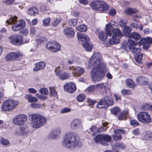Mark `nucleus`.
I'll use <instances>...</instances> for the list:
<instances>
[{"mask_svg": "<svg viewBox=\"0 0 152 152\" xmlns=\"http://www.w3.org/2000/svg\"><path fill=\"white\" fill-rule=\"evenodd\" d=\"M64 90L68 92L72 93L76 90V87L75 84L71 82L67 83L64 86Z\"/></svg>", "mask_w": 152, "mask_h": 152, "instance_id": "obj_19", "label": "nucleus"}, {"mask_svg": "<svg viewBox=\"0 0 152 152\" xmlns=\"http://www.w3.org/2000/svg\"><path fill=\"white\" fill-rule=\"evenodd\" d=\"M27 120V117L24 114H20L15 117L13 119V122L14 124L19 126L24 124Z\"/></svg>", "mask_w": 152, "mask_h": 152, "instance_id": "obj_13", "label": "nucleus"}, {"mask_svg": "<svg viewBox=\"0 0 152 152\" xmlns=\"http://www.w3.org/2000/svg\"><path fill=\"white\" fill-rule=\"evenodd\" d=\"M70 111V109L68 108H65L62 109L61 111V113H65L69 112Z\"/></svg>", "mask_w": 152, "mask_h": 152, "instance_id": "obj_63", "label": "nucleus"}, {"mask_svg": "<svg viewBox=\"0 0 152 152\" xmlns=\"http://www.w3.org/2000/svg\"><path fill=\"white\" fill-rule=\"evenodd\" d=\"M86 95L84 94H80L77 97V100L80 102H82L85 99Z\"/></svg>", "mask_w": 152, "mask_h": 152, "instance_id": "obj_53", "label": "nucleus"}, {"mask_svg": "<svg viewBox=\"0 0 152 152\" xmlns=\"http://www.w3.org/2000/svg\"><path fill=\"white\" fill-rule=\"evenodd\" d=\"M138 120L143 123L149 124L151 122V119L148 113L146 112H141L138 114Z\"/></svg>", "mask_w": 152, "mask_h": 152, "instance_id": "obj_12", "label": "nucleus"}, {"mask_svg": "<svg viewBox=\"0 0 152 152\" xmlns=\"http://www.w3.org/2000/svg\"><path fill=\"white\" fill-rule=\"evenodd\" d=\"M56 75L60 79L62 80L68 79L69 77V75L67 73L61 70L56 71Z\"/></svg>", "mask_w": 152, "mask_h": 152, "instance_id": "obj_21", "label": "nucleus"}, {"mask_svg": "<svg viewBox=\"0 0 152 152\" xmlns=\"http://www.w3.org/2000/svg\"><path fill=\"white\" fill-rule=\"evenodd\" d=\"M39 92L40 94L44 95L48 94V89L45 88H42L40 89Z\"/></svg>", "mask_w": 152, "mask_h": 152, "instance_id": "obj_42", "label": "nucleus"}, {"mask_svg": "<svg viewBox=\"0 0 152 152\" xmlns=\"http://www.w3.org/2000/svg\"><path fill=\"white\" fill-rule=\"evenodd\" d=\"M78 37V39L82 42V44L86 50L90 51L91 50L93 46L91 44L88 37L86 34H80Z\"/></svg>", "mask_w": 152, "mask_h": 152, "instance_id": "obj_9", "label": "nucleus"}, {"mask_svg": "<svg viewBox=\"0 0 152 152\" xmlns=\"http://www.w3.org/2000/svg\"><path fill=\"white\" fill-rule=\"evenodd\" d=\"M115 134H125L126 133V131L123 129H118L114 130V132Z\"/></svg>", "mask_w": 152, "mask_h": 152, "instance_id": "obj_51", "label": "nucleus"}, {"mask_svg": "<svg viewBox=\"0 0 152 152\" xmlns=\"http://www.w3.org/2000/svg\"><path fill=\"white\" fill-rule=\"evenodd\" d=\"M130 38H132L135 40H138L141 38V35L139 33L136 32H132L130 34Z\"/></svg>", "mask_w": 152, "mask_h": 152, "instance_id": "obj_34", "label": "nucleus"}, {"mask_svg": "<svg viewBox=\"0 0 152 152\" xmlns=\"http://www.w3.org/2000/svg\"><path fill=\"white\" fill-rule=\"evenodd\" d=\"M115 146L119 149H124L125 148V146L124 144L121 142H118L115 144Z\"/></svg>", "mask_w": 152, "mask_h": 152, "instance_id": "obj_52", "label": "nucleus"}, {"mask_svg": "<svg viewBox=\"0 0 152 152\" xmlns=\"http://www.w3.org/2000/svg\"><path fill=\"white\" fill-rule=\"evenodd\" d=\"M127 23V21L126 20H121L119 22V25L121 27H125L126 26Z\"/></svg>", "mask_w": 152, "mask_h": 152, "instance_id": "obj_48", "label": "nucleus"}, {"mask_svg": "<svg viewBox=\"0 0 152 152\" xmlns=\"http://www.w3.org/2000/svg\"><path fill=\"white\" fill-rule=\"evenodd\" d=\"M87 102L88 103L89 105L92 106L95 104L96 101L88 98L87 99Z\"/></svg>", "mask_w": 152, "mask_h": 152, "instance_id": "obj_57", "label": "nucleus"}, {"mask_svg": "<svg viewBox=\"0 0 152 152\" xmlns=\"http://www.w3.org/2000/svg\"><path fill=\"white\" fill-rule=\"evenodd\" d=\"M22 37L19 35H12L9 37L10 43L12 44L18 46L23 43Z\"/></svg>", "mask_w": 152, "mask_h": 152, "instance_id": "obj_14", "label": "nucleus"}, {"mask_svg": "<svg viewBox=\"0 0 152 152\" xmlns=\"http://www.w3.org/2000/svg\"><path fill=\"white\" fill-rule=\"evenodd\" d=\"M61 19L60 18L55 19L52 23V25L54 26H56L58 25L61 22Z\"/></svg>", "mask_w": 152, "mask_h": 152, "instance_id": "obj_45", "label": "nucleus"}, {"mask_svg": "<svg viewBox=\"0 0 152 152\" xmlns=\"http://www.w3.org/2000/svg\"><path fill=\"white\" fill-rule=\"evenodd\" d=\"M80 4L84 5H86L88 4L89 1L88 0H78Z\"/></svg>", "mask_w": 152, "mask_h": 152, "instance_id": "obj_60", "label": "nucleus"}, {"mask_svg": "<svg viewBox=\"0 0 152 152\" xmlns=\"http://www.w3.org/2000/svg\"><path fill=\"white\" fill-rule=\"evenodd\" d=\"M18 102L12 99H9L4 101L1 106L2 111L9 112L14 109L18 104Z\"/></svg>", "mask_w": 152, "mask_h": 152, "instance_id": "obj_5", "label": "nucleus"}, {"mask_svg": "<svg viewBox=\"0 0 152 152\" xmlns=\"http://www.w3.org/2000/svg\"><path fill=\"white\" fill-rule=\"evenodd\" d=\"M132 133L134 135H137L140 133V129L139 128H136L132 131Z\"/></svg>", "mask_w": 152, "mask_h": 152, "instance_id": "obj_54", "label": "nucleus"}, {"mask_svg": "<svg viewBox=\"0 0 152 152\" xmlns=\"http://www.w3.org/2000/svg\"><path fill=\"white\" fill-rule=\"evenodd\" d=\"M126 86L130 88L133 89L135 88V85L133 81L131 79H127L126 81Z\"/></svg>", "mask_w": 152, "mask_h": 152, "instance_id": "obj_33", "label": "nucleus"}, {"mask_svg": "<svg viewBox=\"0 0 152 152\" xmlns=\"http://www.w3.org/2000/svg\"><path fill=\"white\" fill-rule=\"evenodd\" d=\"M111 139L110 136L105 134H98L94 138L96 143H101L102 145H107V143L110 142Z\"/></svg>", "mask_w": 152, "mask_h": 152, "instance_id": "obj_10", "label": "nucleus"}, {"mask_svg": "<svg viewBox=\"0 0 152 152\" xmlns=\"http://www.w3.org/2000/svg\"><path fill=\"white\" fill-rule=\"evenodd\" d=\"M21 56V54L19 52H11L7 55L5 57V59L7 61H14L18 60V58Z\"/></svg>", "mask_w": 152, "mask_h": 152, "instance_id": "obj_18", "label": "nucleus"}, {"mask_svg": "<svg viewBox=\"0 0 152 152\" xmlns=\"http://www.w3.org/2000/svg\"><path fill=\"white\" fill-rule=\"evenodd\" d=\"M113 100L112 98L105 97L102 98L99 102L97 104L96 107L99 108L107 109L109 106L113 104Z\"/></svg>", "mask_w": 152, "mask_h": 152, "instance_id": "obj_11", "label": "nucleus"}, {"mask_svg": "<svg viewBox=\"0 0 152 152\" xmlns=\"http://www.w3.org/2000/svg\"><path fill=\"white\" fill-rule=\"evenodd\" d=\"M83 68L80 67H76L73 69V73L75 74L76 76H79L82 75L84 72Z\"/></svg>", "mask_w": 152, "mask_h": 152, "instance_id": "obj_28", "label": "nucleus"}, {"mask_svg": "<svg viewBox=\"0 0 152 152\" xmlns=\"http://www.w3.org/2000/svg\"><path fill=\"white\" fill-rule=\"evenodd\" d=\"M152 44V38L147 37L146 38H142L139 42L140 45H143V48L145 50L148 49L150 44Z\"/></svg>", "mask_w": 152, "mask_h": 152, "instance_id": "obj_16", "label": "nucleus"}, {"mask_svg": "<svg viewBox=\"0 0 152 152\" xmlns=\"http://www.w3.org/2000/svg\"><path fill=\"white\" fill-rule=\"evenodd\" d=\"M142 109L144 111H151L152 110V105L146 104L142 105Z\"/></svg>", "mask_w": 152, "mask_h": 152, "instance_id": "obj_37", "label": "nucleus"}, {"mask_svg": "<svg viewBox=\"0 0 152 152\" xmlns=\"http://www.w3.org/2000/svg\"><path fill=\"white\" fill-rule=\"evenodd\" d=\"M25 98L28 102H37L38 101V99L36 98L33 96L31 94L26 95L25 96Z\"/></svg>", "mask_w": 152, "mask_h": 152, "instance_id": "obj_31", "label": "nucleus"}, {"mask_svg": "<svg viewBox=\"0 0 152 152\" xmlns=\"http://www.w3.org/2000/svg\"><path fill=\"white\" fill-rule=\"evenodd\" d=\"M143 56V54L141 53L134 56V57L136 61L138 63H140Z\"/></svg>", "mask_w": 152, "mask_h": 152, "instance_id": "obj_40", "label": "nucleus"}, {"mask_svg": "<svg viewBox=\"0 0 152 152\" xmlns=\"http://www.w3.org/2000/svg\"><path fill=\"white\" fill-rule=\"evenodd\" d=\"M82 121L78 119H74L70 124V127L73 130H77L82 128Z\"/></svg>", "mask_w": 152, "mask_h": 152, "instance_id": "obj_17", "label": "nucleus"}, {"mask_svg": "<svg viewBox=\"0 0 152 152\" xmlns=\"http://www.w3.org/2000/svg\"><path fill=\"white\" fill-rule=\"evenodd\" d=\"M111 113L114 115H117L120 111V109L118 107H113L111 110Z\"/></svg>", "mask_w": 152, "mask_h": 152, "instance_id": "obj_38", "label": "nucleus"}, {"mask_svg": "<svg viewBox=\"0 0 152 152\" xmlns=\"http://www.w3.org/2000/svg\"><path fill=\"white\" fill-rule=\"evenodd\" d=\"M20 33L23 36H26L28 33V29L25 28L22 30Z\"/></svg>", "mask_w": 152, "mask_h": 152, "instance_id": "obj_55", "label": "nucleus"}, {"mask_svg": "<svg viewBox=\"0 0 152 152\" xmlns=\"http://www.w3.org/2000/svg\"><path fill=\"white\" fill-rule=\"evenodd\" d=\"M46 38L44 37H41L40 38L37 39V42L39 43H42L43 42L46 41Z\"/></svg>", "mask_w": 152, "mask_h": 152, "instance_id": "obj_59", "label": "nucleus"}, {"mask_svg": "<svg viewBox=\"0 0 152 152\" xmlns=\"http://www.w3.org/2000/svg\"><path fill=\"white\" fill-rule=\"evenodd\" d=\"M63 32L65 35L68 37H72L75 34L74 29L72 28L69 27L65 28L64 29Z\"/></svg>", "mask_w": 152, "mask_h": 152, "instance_id": "obj_22", "label": "nucleus"}, {"mask_svg": "<svg viewBox=\"0 0 152 152\" xmlns=\"http://www.w3.org/2000/svg\"><path fill=\"white\" fill-rule=\"evenodd\" d=\"M29 92L32 94H34L37 92V91L34 88H29L28 89Z\"/></svg>", "mask_w": 152, "mask_h": 152, "instance_id": "obj_64", "label": "nucleus"}, {"mask_svg": "<svg viewBox=\"0 0 152 152\" xmlns=\"http://www.w3.org/2000/svg\"><path fill=\"white\" fill-rule=\"evenodd\" d=\"M38 11V9L35 7H33L29 8L27 10L28 13L31 15H34L37 13Z\"/></svg>", "mask_w": 152, "mask_h": 152, "instance_id": "obj_29", "label": "nucleus"}, {"mask_svg": "<svg viewBox=\"0 0 152 152\" xmlns=\"http://www.w3.org/2000/svg\"><path fill=\"white\" fill-rule=\"evenodd\" d=\"M59 133V132L56 130H55L52 132L50 134V137L53 138H55L57 136Z\"/></svg>", "mask_w": 152, "mask_h": 152, "instance_id": "obj_43", "label": "nucleus"}, {"mask_svg": "<svg viewBox=\"0 0 152 152\" xmlns=\"http://www.w3.org/2000/svg\"><path fill=\"white\" fill-rule=\"evenodd\" d=\"M90 5L92 9L98 11L100 12H103L108 9V7L106 4L102 1L97 0L92 1Z\"/></svg>", "mask_w": 152, "mask_h": 152, "instance_id": "obj_7", "label": "nucleus"}, {"mask_svg": "<svg viewBox=\"0 0 152 152\" xmlns=\"http://www.w3.org/2000/svg\"><path fill=\"white\" fill-rule=\"evenodd\" d=\"M106 31L108 36L110 37L112 33H113V36L110 38L109 41L110 45H113L120 42V37L122 36L123 34L119 29H113V26L110 24L106 25Z\"/></svg>", "mask_w": 152, "mask_h": 152, "instance_id": "obj_2", "label": "nucleus"}, {"mask_svg": "<svg viewBox=\"0 0 152 152\" xmlns=\"http://www.w3.org/2000/svg\"><path fill=\"white\" fill-rule=\"evenodd\" d=\"M107 33L102 31L99 33L98 37L99 39L101 41L104 42L107 38Z\"/></svg>", "mask_w": 152, "mask_h": 152, "instance_id": "obj_30", "label": "nucleus"}, {"mask_svg": "<svg viewBox=\"0 0 152 152\" xmlns=\"http://www.w3.org/2000/svg\"><path fill=\"white\" fill-rule=\"evenodd\" d=\"M129 48L130 51L134 55V56L139 54L141 52V50L139 48H136L134 46H129Z\"/></svg>", "mask_w": 152, "mask_h": 152, "instance_id": "obj_27", "label": "nucleus"}, {"mask_svg": "<svg viewBox=\"0 0 152 152\" xmlns=\"http://www.w3.org/2000/svg\"><path fill=\"white\" fill-rule=\"evenodd\" d=\"M96 88L102 94H103L106 93L107 89L106 83H101L96 85Z\"/></svg>", "mask_w": 152, "mask_h": 152, "instance_id": "obj_23", "label": "nucleus"}, {"mask_svg": "<svg viewBox=\"0 0 152 152\" xmlns=\"http://www.w3.org/2000/svg\"><path fill=\"white\" fill-rule=\"evenodd\" d=\"M77 21L76 19H72L69 21L68 23L71 26H74L77 25Z\"/></svg>", "mask_w": 152, "mask_h": 152, "instance_id": "obj_39", "label": "nucleus"}, {"mask_svg": "<svg viewBox=\"0 0 152 152\" xmlns=\"http://www.w3.org/2000/svg\"><path fill=\"white\" fill-rule=\"evenodd\" d=\"M46 66V64L43 61H41L37 63L36 66L33 69L34 71H37L44 69Z\"/></svg>", "mask_w": 152, "mask_h": 152, "instance_id": "obj_25", "label": "nucleus"}, {"mask_svg": "<svg viewBox=\"0 0 152 152\" xmlns=\"http://www.w3.org/2000/svg\"><path fill=\"white\" fill-rule=\"evenodd\" d=\"M116 13V12L115 10L113 9H111L109 12V15L111 16H113L115 15Z\"/></svg>", "mask_w": 152, "mask_h": 152, "instance_id": "obj_62", "label": "nucleus"}, {"mask_svg": "<svg viewBox=\"0 0 152 152\" xmlns=\"http://www.w3.org/2000/svg\"><path fill=\"white\" fill-rule=\"evenodd\" d=\"M1 142L2 144L4 145H7L9 143V141L3 138H1Z\"/></svg>", "mask_w": 152, "mask_h": 152, "instance_id": "obj_56", "label": "nucleus"}, {"mask_svg": "<svg viewBox=\"0 0 152 152\" xmlns=\"http://www.w3.org/2000/svg\"><path fill=\"white\" fill-rule=\"evenodd\" d=\"M121 93L123 95H130L131 94L132 92L129 90L123 89L121 91Z\"/></svg>", "mask_w": 152, "mask_h": 152, "instance_id": "obj_49", "label": "nucleus"}, {"mask_svg": "<svg viewBox=\"0 0 152 152\" xmlns=\"http://www.w3.org/2000/svg\"><path fill=\"white\" fill-rule=\"evenodd\" d=\"M124 31L125 34H128L131 31V30L129 27L125 26L124 27Z\"/></svg>", "mask_w": 152, "mask_h": 152, "instance_id": "obj_61", "label": "nucleus"}, {"mask_svg": "<svg viewBox=\"0 0 152 152\" xmlns=\"http://www.w3.org/2000/svg\"><path fill=\"white\" fill-rule=\"evenodd\" d=\"M75 28L76 30L82 32H85L87 30L86 26L84 24L81 25L76 27Z\"/></svg>", "mask_w": 152, "mask_h": 152, "instance_id": "obj_35", "label": "nucleus"}, {"mask_svg": "<svg viewBox=\"0 0 152 152\" xmlns=\"http://www.w3.org/2000/svg\"><path fill=\"white\" fill-rule=\"evenodd\" d=\"M114 140L115 141L120 140L122 138V136L119 134H115L113 136Z\"/></svg>", "mask_w": 152, "mask_h": 152, "instance_id": "obj_46", "label": "nucleus"}, {"mask_svg": "<svg viewBox=\"0 0 152 152\" xmlns=\"http://www.w3.org/2000/svg\"><path fill=\"white\" fill-rule=\"evenodd\" d=\"M137 10L135 8H128L125 10V13L127 14H131L137 13Z\"/></svg>", "mask_w": 152, "mask_h": 152, "instance_id": "obj_36", "label": "nucleus"}, {"mask_svg": "<svg viewBox=\"0 0 152 152\" xmlns=\"http://www.w3.org/2000/svg\"><path fill=\"white\" fill-rule=\"evenodd\" d=\"M17 18V17L14 16L9 18V20H7L6 22L7 24H13L12 29L13 31H17L22 29L26 25L25 21L22 20L16 22Z\"/></svg>", "mask_w": 152, "mask_h": 152, "instance_id": "obj_6", "label": "nucleus"}, {"mask_svg": "<svg viewBox=\"0 0 152 152\" xmlns=\"http://www.w3.org/2000/svg\"><path fill=\"white\" fill-rule=\"evenodd\" d=\"M50 18H45L42 21L43 26H48L50 23Z\"/></svg>", "mask_w": 152, "mask_h": 152, "instance_id": "obj_44", "label": "nucleus"}, {"mask_svg": "<svg viewBox=\"0 0 152 152\" xmlns=\"http://www.w3.org/2000/svg\"><path fill=\"white\" fill-rule=\"evenodd\" d=\"M62 145L64 147L71 150L79 148L81 145L78 137L71 132L66 134Z\"/></svg>", "mask_w": 152, "mask_h": 152, "instance_id": "obj_1", "label": "nucleus"}, {"mask_svg": "<svg viewBox=\"0 0 152 152\" xmlns=\"http://www.w3.org/2000/svg\"><path fill=\"white\" fill-rule=\"evenodd\" d=\"M142 139L146 140H152V132L148 131L142 134Z\"/></svg>", "mask_w": 152, "mask_h": 152, "instance_id": "obj_24", "label": "nucleus"}, {"mask_svg": "<svg viewBox=\"0 0 152 152\" xmlns=\"http://www.w3.org/2000/svg\"><path fill=\"white\" fill-rule=\"evenodd\" d=\"M136 81L139 84L146 85L148 84V78L144 76H140L136 78Z\"/></svg>", "mask_w": 152, "mask_h": 152, "instance_id": "obj_20", "label": "nucleus"}, {"mask_svg": "<svg viewBox=\"0 0 152 152\" xmlns=\"http://www.w3.org/2000/svg\"><path fill=\"white\" fill-rule=\"evenodd\" d=\"M101 67H95L91 72V79L92 81L95 82L101 81L105 76L104 71L106 69L105 64H101Z\"/></svg>", "mask_w": 152, "mask_h": 152, "instance_id": "obj_3", "label": "nucleus"}, {"mask_svg": "<svg viewBox=\"0 0 152 152\" xmlns=\"http://www.w3.org/2000/svg\"><path fill=\"white\" fill-rule=\"evenodd\" d=\"M50 94L52 96H56L57 95V92L56 91L54 87H49Z\"/></svg>", "mask_w": 152, "mask_h": 152, "instance_id": "obj_41", "label": "nucleus"}, {"mask_svg": "<svg viewBox=\"0 0 152 152\" xmlns=\"http://www.w3.org/2000/svg\"><path fill=\"white\" fill-rule=\"evenodd\" d=\"M31 107L33 108H38L40 107L41 105L39 104L36 103H32L31 104Z\"/></svg>", "mask_w": 152, "mask_h": 152, "instance_id": "obj_58", "label": "nucleus"}, {"mask_svg": "<svg viewBox=\"0 0 152 152\" xmlns=\"http://www.w3.org/2000/svg\"><path fill=\"white\" fill-rule=\"evenodd\" d=\"M128 113V111L127 110L123 111L118 116L119 120H125L127 117V115Z\"/></svg>", "mask_w": 152, "mask_h": 152, "instance_id": "obj_32", "label": "nucleus"}, {"mask_svg": "<svg viewBox=\"0 0 152 152\" xmlns=\"http://www.w3.org/2000/svg\"><path fill=\"white\" fill-rule=\"evenodd\" d=\"M102 55L100 53H96L94 54L91 56L89 61V65L90 66H93L99 67H101L100 65L101 64H104L102 62Z\"/></svg>", "mask_w": 152, "mask_h": 152, "instance_id": "obj_8", "label": "nucleus"}, {"mask_svg": "<svg viewBox=\"0 0 152 152\" xmlns=\"http://www.w3.org/2000/svg\"><path fill=\"white\" fill-rule=\"evenodd\" d=\"M130 124L134 127H136L139 125V123L136 120H132L130 121Z\"/></svg>", "mask_w": 152, "mask_h": 152, "instance_id": "obj_50", "label": "nucleus"}, {"mask_svg": "<svg viewBox=\"0 0 152 152\" xmlns=\"http://www.w3.org/2000/svg\"><path fill=\"white\" fill-rule=\"evenodd\" d=\"M46 48L52 51L57 52L60 50L61 46L55 41L50 42L47 44Z\"/></svg>", "mask_w": 152, "mask_h": 152, "instance_id": "obj_15", "label": "nucleus"}, {"mask_svg": "<svg viewBox=\"0 0 152 152\" xmlns=\"http://www.w3.org/2000/svg\"><path fill=\"white\" fill-rule=\"evenodd\" d=\"M95 88H96V85H92L87 88L86 91L87 92H93L94 91Z\"/></svg>", "mask_w": 152, "mask_h": 152, "instance_id": "obj_47", "label": "nucleus"}, {"mask_svg": "<svg viewBox=\"0 0 152 152\" xmlns=\"http://www.w3.org/2000/svg\"><path fill=\"white\" fill-rule=\"evenodd\" d=\"M20 127V132L23 136H26L28 133V130L27 125L24 124Z\"/></svg>", "mask_w": 152, "mask_h": 152, "instance_id": "obj_26", "label": "nucleus"}, {"mask_svg": "<svg viewBox=\"0 0 152 152\" xmlns=\"http://www.w3.org/2000/svg\"><path fill=\"white\" fill-rule=\"evenodd\" d=\"M29 118L31 119V126L35 129L44 126L47 122V120L45 117L38 114H31L30 115Z\"/></svg>", "mask_w": 152, "mask_h": 152, "instance_id": "obj_4", "label": "nucleus"}]
</instances>
